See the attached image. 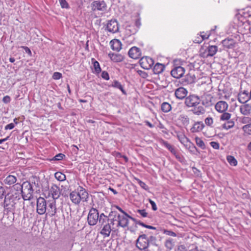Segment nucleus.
<instances>
[{"mask_svg":"<svg viewBox=\"0 0 251 251\" xmlns=\"http://www.w3.org/2000/svg\"><path fill=\"white\" fill-rule=\"evenodd\" d=\"M200 102V98L195 95H190L186 97L184 102L187 107L193 108L192 111L194 114L197 116L203 115L205 112L204 107L199 105Z\"/></svg>","mask_w":251,"mask_h":251,"instance_id":"f257e3e1","label":"nucleus"},{"mask_svg":"<svg viewBox=\"0 0 251 251\" xmlns=\"http://www.w3.org/2000/svg\"><path fill=\"white\" fill-rule=\"evenodd\" d=\"M114 216L115 218H117L118 223L116 224V227H118L121 226L123 228L126 227L128 226L129 223V216H130L127 213V215H120L117 213V211H111L109 214L108 217L111 218V216Z\"/></svg>","mask_w":251,"mask_h":251,"instance_id":"f03ea898","label":"nucleus"},{"mask_svg":"<svg viewBox=\"0 0 251 251\" xmlns=\"http://www.w3.org/2000/svg\"><path fill=\"white\" fill-rule=\"evenodd\" d=\"M23 186L22 198L24 201L30 200L33 198L34 192L32 184L29 181H26L23 183Z\"/></svg>","mask_w":251,"mask_h":251,"instance_id":"7ed1b4c3","label":"nucleus"},{"mask_svg":"<svg viewBox=\"0 0 251 251\" xmlns=\"http://www.w3.org/2000/svg\"><path fill=\"white\" fill-rule=\"evenodd\" d=\"M100 217L98 210L95 208H91L89 212L87 221L90 226H95L98 222Z\"/></svg>","mask_w":251,"mask_h":251,"instance_id":"20e7f679","label":"nucleus"},{"mask_svg":"<svg viewBox=\"0 0 251 251\" xmlns=\"http://www.w3.org/2000/svg\"><path fill=\"white\" fill-rule=\"evenodd\" d=\"M218 51V47L216 46L209 45L204 49L201 48L200 50V54L201 56L207 58L210 56H214Z\"/></svg>","mask_w":251,"mask_h":251,"instance_id":"39448f33","label":"nucleus"},{"mask_svg":"<svg viewBox=\"0 0 251 251\" xmlns=\"http://www.w3.org/2000/svg\"><path fill=\"white\" fill-rule=\"evenodd\" d=\"M36 211L39 215H43L46 213L47 209V202L42 198L39 197L37 200Z\"/></svg>","mask_w":251,"mask_h":251,"instance_id":"423d86ee","label":"nucleus"},{"mask_svg":"<svg viewBox=\"0 0 251 251\" xmlns=\"http://www.w3.org/2000/svg\"><path fill=\"white\" fill-rule=\"evenodd\" d=\"M149 245V240H148L145 234H142L139 236L136 241V247L140 250H146L148 248Z\"/></svg>","mask_w":251,"mask_h":251,"instance_id":"0eeeda50","label":"nucleus"},{"mask_svg":"<svg viewBox=\"0 0 251 251\" xmlns=\"http://www.w3.org/2000/svg\"><path fill=\"white\" fill-rule=\"evenodd\" d=\"M60 188L56 184H52L49 189V196H51L52 200H56L61 195Z\"/></svg>","mask_w":251,"mask_h":251,"instance_id":"6e6552de","label":"nucleus"},{"mask_svg":"<svg viewBox=\"0 0 251 251\" xmlns=\"http://www.w3.org/2000/svg\"><path fill=\"white\" fill-rule=\"evenodd\" d=\"M91 9L93 11H104L106 9V4L103 0H95L91 3Z\"/></svg>","mask_w":251,"mask_h":251,"instance_id":"1a4fd4ad","label":"nucleus"},{"mask_svg":"<svg viewBox=\"0 0 251 251\" xmlns=\"http://www.w3.org/2000/svg\"><path fill=\"white\" fill-rule=\"evenodd\" d=\"M47 205L46 215L48 214L50 217L54 216L57 211L56 200H49L47 202Z\"/></svg>","mask_w":251,"mask_h":251,"instance_id":"9d476101","label":"nucleus"},{"mask_svg":"<svg viewBox=\"0 0 251 251\" xmlns=\"http://www.w3.org/2000/svg\"><path fill=\"white\" fill-rule=\"evenodd\" d=\"M15 204L16 202H14L10 200L9 198V196H5L3 201L4 211H6L7 213L14 211L15 209Z\"/></svg>","mask_w":251,"mask_h":251,"instance_id":"9b49d317","label":"nucleus"},{"mask_svg":"<svg viewBox=\"0 0 251 251\" xmlns=\"http://www.w3.org/2000/svg\"><path fill=\"white\" fill-rule=\"evenodd\" d=\"M213 97L209 94H204L200 98L201 104L206 107H208L213 104Z\"/></svg>","mask_w":251,"mask_h":251,"instance_id":"f8f14e48","label":"nucleus"},{"mask_svg":"<svg viewBox=\"0 0 251 251\" xmlns=\"http://www.w3.org/2000/svg\"><path fill=\"white\" fill-rule=\"evenodd\" d=\"M139 62L141 67L146 70L151 69L154 64L153 60L147 56L141 58Z\"/></svg>","mask_w":251,"mask_h":251,"instance_id":"ddd939ff","label":"nucleus"},{"mask_svg":"<svg viewBox=\"0 0 251 251\" xmlns=\"http://www.w3.org/2000/svg\"><path fill=\"white\" fill-rule=\"evenodd\" d=\"M251 99L250 96V93L247 90L240 89L239 92L238 94V100L242 103H245Z\"/></svg>","mask_w":251,"mask_h":251,"instance_id":"4468645a","label":"nucleus"},{"mask_svg":"<svg viewBox=\"0 0 251 251\" xmlns=\"http://www.w3.org/2000/svg\"><path fill=\"white\" fill-rule=\"evenodd\" d=\"M185 73V69L181 66L175 67L171 72L172 76L176 78L181 77Z\"/></svg>","mask_w":251,"mask_h":251,"instance_id":"2eb2a0df","label":"nucleus"},{"mask_svg":"<svg viewBox=\"0 0 251 251\" xmlns=\"http://www.w3.org/2000/svg\"><path fill=\"white\" fill-rule=\"evenodd\" d=\"M128 55L131 58L137 59L141 56V51L139 48L136 47H132L128 51Z\"/></svg>","mask_w":251,"mask_h":251,"instance_id":"dca6fc26","label":"nucleus"},{"mask_svg":"<svg viewBox=\"0 0 251 251\" xmlns=\"http://www.w3.org/2000/svg\"><path fill=\"white\" fill-rule=\"evenodd\" d=\"M228 107V105L226 102L220 100L216 103L215 105V109L220 113L226 112Z\"/></svg>","mask_w":251,"mask_h":251,"instance_id":"f3484780","label":"nucleus"},{"mask_svg":"<svg viewBox=\"0 0 251 251\" xmlns=\"http://www.w3.org/2000/svg\"><path fill=\"white\" fill-rule=\"evenodd\" d=\"M187 93L188 91L186 89L180 87L176 90L175 95L177 99L182 100L186 98Z\"/></svg>","mask_w":251,"mask_h":251,"instance_id":"a211bd4d","label":"nucleus"},{"mask_svg":"<svg viewBox=\"0 0 251 251\" xmlns=\"http://www.w3.org/2000/svg\"><path fill=\"white\" fill-rule=\"evenodd\" d=\"M107 29L109 32H117L119 30L118 22L115 20H110L107 24Z\"/></svg>","mask_w":251,"mask_h":251,"instance_id":"6ab92c4d","label":"nucleus"},{"mask_svg":"<svg viewBox=\"0 0 251 251\" xmlns=\"http://www.w3.org/2000/svg\"><path fill=\"white\" fill-rule=\"evenodd\" d=\"M240 111L245 116H249L251 113V105L249 103H243L240 106Z\"/></svg>","mask_w":251,"mask_h":251,"instance_id":"aec40b11","label":"nucleus"},{"mask_svg":"<svg viewBox=\"0 0 251 251\" xmlns=\"http://www.w3.org/2000/svg\"><path fill=\"white\" fill-rule=\"evenodd\" d=\"M223 46L228 49H233L236 44V41L233 39H226L222 41Z\"/></svg>","mask_w":251,"mask_h":251,"instance_id":"412c9836","label":"nucleus"},{"mask_svg":"<svg viewBox=\"0 0 251 251\" xmlns=\"http://www.w3.org/2000/svg\"><path fill=\"white\" fill-rule=\"evenodd\" d=\"M108 56L111 61L116 63L122 62L124 59V56L119 53L110 52L108 53Z\"/></svg>","mask_w":251,"mask_h":251,"instance_id":"4be33fe9","label":"nucleus"},{"mask_svg":"<svg viewBox=\"0 0 251 251\" xmlns=\"http://www.w3.org/2000/svg\"><path fill=\"white\" fill-rule=\"evenodd\" d=\"M80 201H87L89 198V195L86 190L82 187L79 186L77 189Z\"/></svg>","mask_w":251,"mask_h":251,"instance_id":"5701e85b","label":"nucleus"},{"mask_svg":"<svg viewBox=\"0 0 251 251\" xmlns=\"http://www.w3.org/2000/svg\"><path fill=\"white\" fill-rule=\"evenodd\" d=\"M204 127V125L202 122H197L195 123L190 130L192 133L199 132L201 131Z\"/></svg>","mask_w":251,"mask_h":251,"instance_id":"b1692460","label":"nucleus"},{"mask_svg":"<svg viewBox=\"0 0 251 251\" xmlns=\"http://www.w3.org/2000/svg\"><path fill=\"white\" fill-rule=\"evenodd\" d=\"M110 46L112 50L119 51L122 48V44L118 39H114L110 41Z\"/></svg>","mask_w":251,"mask_h":251,"instance_id":"393cba45","label":"nucleus"},{"mask_svg":"<svg viewBox=\"0 0 251 251\" xmlns=\"http://www.w3.org/2000/svg\"><path fill=\"white\" fill-rule=\"evenodd\" d=\"M70 198L74 203L78 204L80 202V196L78 192L73 191L70 194Z\"/></svg>","mask_w":251,"mask_h":251,"instance_id":"a878e982","label":"nucleus"},{"mask_svg":"<svg viewBox=\"0 0 251 251\" xmlns=\"http://www.w3.org/2000/svg\"><path fill=\"white\" fill-rule=\"evenodd\" d=\"M112 227L110 225L109 223L105 224L103 226V227L100 231V233L105 237H108L111 233Z\"/></svg>","mask_w":251,"mask_h":251,"instance_id":"bb28decb","label":"nucleus"},{"mask_svg":"<svg viewBox=\"0 0 251 251\" xmlns=\"http://www.w3.org/2000/svg\"><path fill=\"white\" fill-rule=\"evenodd\" d=\"M17 177L13 175H8L3 180L5 184L8 185H14L17 181Z\"/></svg>","mask_w":251,"mask_h":251,"instance_id":"cd10ccee","label":"nucleus"},{"mask_svg":"<svg viewBox=\"0 0 251 251\" xmlns=\"http://www.w3.org/2000/svg\"><path fill=\"white\" fill-rule=\"evenodd\" d=\"M23 184L17 183H15L11 189V193L14 192V193L19 194L22 196L23 192Z\"/></svg>","mask_w":251,"mask_h":251,"instance_id":"c85d7f7f","label":"nucleus"},{"mask_svg":"<svg viewBox=\"0 0 251 251\" xmlns=\"http://www.w3.org/2000/svg\"><path fill=\"white\" fill-rule=\"evenodd\" d=\"M138 31V29L134 25H128L126 28V34L128 37L134 35Z\"/></svg>","mask_w":251,"mask_h":251,"instance_id":"c756f323","label":"nucleus"},{"mask_svg":"<svg viewBox=\"0 0 251 251\" xmlns=\"http://www.w3.org/2000/svg\"><path fill=\"white\" fill-rule=\"evenodd\" d=\"M110 86L113 88L119 89L122 91L123 94L126 95V91L124 89L123 85L118 80H114Z\"/></svg>","mask_w":251,"mask_h":251,"instance_id":"7c9ffc66","label":"nucleus"},{"mask_svg":"<svg viewBox=\"0 0 251 251\" xmlns=\"http://www.w3.org/2000/svg\"><path fill=\"white\" fill-rule=\"evenodd\" d=\"M109 218L107 216H105L103 213H101L100 215L99 218V223L101 226H104L105 224L109 223Z\"/></svg>","mask_w":251,"mask_h":251,"instance_id":"2f4dec72","label":"nucleus"},{"mask_svg":"<svg viewBox=\"0 0 251 251\" xmlns=\"http://www.w3.org/2000/svg\"><path fill=\"white\" fill-rule=\"evenodd\" d=\"M165 66L161 63H157L153 67V72L155 74L161 73L164 70Z\"/></svg>","mask_w":251,"mask_h":251,"instance_id":"473e14b6","label":"nucleus"},{"mask_svg":"<svg viewBox=\"0 0 251 251\" xmlns=\"http://www.w3.org/2000/svg\"><path fill=\"white\" fill-rule=\"evenodd\" d=\"M6 196H9V198L10 200L16 203L17 201L21 199V195L19 194L14 193V192H13V193L7 194Z\"/></svg>","mask_w":251,"mask_h":251,"instance_id":"72a5a7b5","label":"nucleus"},{"mask_svg":"<svg viewBox=\"0 0 251 251\" xmlns=\"http://www.w3.org/2000/svg\"><path fill=\"white\" fill-rule=\"evenodd\" d=\"M177 134L176 136L177 139L180 141V142L183 144H184L186 141L187 142L189 141V139L185 136V135L180 132H176Z\"/></svg>","mask_w":251,"mask_h":251,"instance_id":"f704fd0d","label":"nucleus"},{"mask_svg":"<svg viewBox=\"0 0 251 251\" xmlns=\"http://www.w3.org/2000/svg\"><path fill=\"white\" fill-rule=\"evenodd\" d=\"M174 240L171 238L167 239L165 242V246L169 250H171L174 246Z\"/></svg>","mask_w":251,"mask_h":251,"instance_id":"c9c22d12","label":"nucleus"},{"mask_svg":"<svg viewBox=\"0 0 251 251\" xmlns=\"http://www.w3.org/2000/svg\"><path fill=\"white\" fill-rule=\"evenodd\" d=\"M92 62L93 64L95 72L97 74H99L101 71L99 63L94 58L92 59Z\"/></svg>","mask_w":251,"mask_h":251,"instance_id":"e433bc0d","label":"nucleus"},{"mask_svg":"<svg viewBox=\"0 0 251 251\" xmlns=\"http://www.w3.org/2000/svg\"><path fill=\"white\" fill-rule=\"evenodd\" d=\"M161 107L162 111L165 113L169 112L172 109L171 104L167 102H163L161 104Z\"/></svg>","mask_w":251,"mask_h":251,"instance_id":"4c0bfd02","label":"nucleus"},{"mask_svg":"<svg viewBox=\"0 0 251 251\" xmlns=\"http://www.w3.org/2000/svg\"><path fill=\"white\" fill-rule=\"evenodd\" d=\"M54 176L55 178L59 181H63L66 179L65 175L60 172H56L54 174Z\"/></svg>","mask_w":251,"mask_h":251,"instance_id":"58836bf2","label":"nucleus"},{"mask_svg":"<svg viewBox=\"0 0 251 251\" xmlns=\"http://www.w3.org/2000/svg\"><path fill=\"white\" fill-rule=\"evenodd\" d=\"M163 145L172 154H176V151L175 149V148L172 146L171 144L168 143L167 141H163Z\"/></svg>","mask_w":251,"mask_h":251,"instance_id":"ea45409f","label":"nucleus"},{"mask_svg":"<svg viewBox=\"0 0 251 251\" xmlns=\"http://www.w3.org/2000/svg\"><path fill=\"white\" fill-rule=\"evenodd\" d=\"M195 141L197 145L199 146L200 148H201V149H205V145L204 144V143L201 138L198 137H196Z\"/></svg>","mask_w":251,"mask_h":251,"instance_id":"a19ab883","label":"nucleus"},{"mask_svg":"<svg viewBox=\"0 0 251 251\" xmlns=\"http://www.w3.org/2000/svg\"><path fill=\"white\" fill-rule=\"evenodd\" d=\"M234 126V122L232 120L227 121L226 123L223 125V127L226 129H230L233 127Z\"/></svg>","mask_w":251,"mask_h":251,"instance_id":"79ce46f5","label":"nucleus"},{"mask_svg":"<svg viewBox=\"0 0 251 251\" xmlns=\"http://www.w3.org/2000/svg\"><path fill=\"white\" fill-rule=\"evenodd\" d=\"M226 159L228 162L229 163L230 165L235 166L237 164V161L236 159L231 155H228L226 157Z\"/></svg>","mask_w":251,"mask_h":251,"instance_id":"37998d69","label":"nucleus"},{"mask_svg":"<svg viewBox=\"0 0 251 251\" xmlns=\"http://www.w3.org/2000/svg\"><path fill=\"white\" fill-rule=\"evenodd\" d=\"M223 114L220 116V120L221 121H228L230 120L231 114L227 112H223Z\"/></svg>","mask_w":251,"mask_h":251,"instance_id":"c03bdc74","label":"nucleus"},{"mask_svg":"<svg viewBox=\"0 0 251 251\" xmlns=\"http://www.w3.org/2000/svg\"><path fill=\"white\" fill-rule=\"evenodd\" d=\"M188 144L186 146L188 147V149H189V151L193 153H195V152L197 151H198L197 148L194 145V144H193L189 141H188Z\"/></svg>","mask_w":251,"mask_h":251,"instance_id":"a18cd8bd","label":"nucleus"},{"mask_svg":"<svg viewBox=\"0 0 251 251\" xmlns=\"http://www.w3.org/2000/svg\"><path fill=\"white\" fill-rule=\"evenodd\" d=\"M136 213L139 214L138 217H142L143 218L147 217L148 216V213L146 212L145 209H137Z\"/></svg>","mask_w":251,"mask_h":251,"instance_id":"49530a36","label":"nucleus"},{"mask_svg":"<svg viewBox=\"0 0 251 251\" xmlns=\"http://www.w3.org/2000/svg\"><path fill=\"white\" fill-rule=\"evenodd\" d=\"M161 231L163 232V234H164L166 235H168V236H172V237H176V234L175 232L171 231V230L163 229L161 230Z\"/></svg>","mask_w":251,"mask_h":251,"instance_id":"de8ad7c7","label":"nucleus"},{"mask_svg":"<svg viewBox=\"0 0 251 251\" xmlns=\"http://www.w3.org/2000/svg\"><path fill=\"white\" fill-rule=\"evenodd\" d=\"M59 3L61 5V8L69 9L70 8V6L67 1L66 0H58Z\"/></svg>","mask_w":251,"mask_h":251,"instance_id":"09e8293b","label":"nucleus"},{"mask_svg":"<svg viewBox=\"0 0 251 251\" xmlns=\"http://www.w3.org/2000/svg\"><path fill=\"white\" fill-rule=\"evenodd\" d=\"M242 129L244 132L249 134H251V124L244 126Z\"/></svg>","mask_w":251,"mask_h":251,"instance_id":"8fccbe9b","label":"nucleus"},{"mask_svg":"<svg viewBox=\"0 0 251 251\" xmlns=\"http://www.w3.org/2000/svg\"><path fill=\"white\" fill-rule=\"evenodd\" d=\"M176 158L180 162H183L185 161V158L183 156L177 151L176 152V154H174Z\"/></svg>","mask_w":251,"mask_h":251,"instance_id":"3c124183","label":"nucleus"},{"mask_svg":"<svg viewBox=\"0 0 251 251\" xmlns=\"http://www.w3.org/2000/svg\"><path fill=\"white\" fill-rule=\"evenodd\" d=\"M137 181H138V183L139 184V185L143 188L144 189V190H148L149 188V186L146 185V184L143 182L142 181H141V180H140L139 179H137Z\"/></svg>","mask_w":251,"mask_h":251,"instance_id":"603ef678","label":"nucleus"},{"mask_svg":"<svg viewBox=\"0 0 251 251\" xmlns=\"http://www.w3.org/2000/svg\"><path fill=\"white\" fill-rule=\"evenodd\" d=\"M195 79V77L194 76H192L190 74H188L185 76V81L187 83H192L194 82Z\"/></svg>","mask_w":251,"mask_h":251,"instance_id":"864d4df0","label":"nucleus"},{"mask_svg":"<svg viewBox=\"0 0 251 251\" xmlns=\"http://www.w3.org/2000/svg\"><path fill=\"white\" fill-rule=\"evenodd\" d=\"M52 77L53 79L58 80L62 77V75L59 72H54Z\"/></svg>","mask_w":251,"mask_h":251,"instance_id":"5fc2aeb1","label":"nucleus"},{"mask_svg":"<svg viewBox=\"0 0 251 251\" xmlns=\"http://www.w3.org/2000/svg\"><path fill=\"white\" fill-rule=\"evenodd\" d=\"M111 217H112V218L109 219V223L111 226V225L114 226L116 224L115 222H117V223H118V219L117 218H115L114 216H111ZM112 228H114V227L113 226Z\"/></svg>","mask_w":251,"mask_h":251,"instance_id":"6e6d98bb","label":"nucleus"},{"mask_svg":"<svg viewBox=\"0 0 251 251\" xmlns=\"http://www.w3.org/2000/svg\"><path fill=\"white\" fill-rule=\"evenodd\" d=\"M180 119L184 124H188L189 122V118L186 115H181Z\"/></svg>","mask_w":251,"mask_h":251,"instance_id":"4d7b16f0","label":"nucleus"},{"mask_svg":"<svg viewBox=\"0 0 251 251\" xmlns=\"http://www.w3.org/2000/svg\"><path fill=\"white\" fill-rule=\"evenodd\" d=\"M205 123L208 126H211V125L213 124V120L211 117H207L205 119Z\"/></svg>","mask_w":251,"mask_h":251,"instance_id":"13d9d810","label":"nucleus"},{"mask_svg":"<svg viewBox=\"0 0 251 251\" xmlns=\"http://www.w3.org/2000/svg\"><path fill=\"white\" fill-rule=\"evenodd\" d=\"M65 155L63 153H58L54 157V160H61Z\"/></svg>","mask_w":251,"mask_h":251,"instance_id":"bf43d9fd","label":"nucleus"},{"mask_svg":"<svg viewBox=\"0 0 251 251\" xmlns=\"http://www.w3.org/2000/svg\"><path fill=\"white\" fill-rule=\"evenodd\" d=\"M101 77L104 79L108 80L109 79V75L108 73L106 71H103L101 75Z\"/></svg>","mask_w":251,"mask_h":251,"instance_id":"052dcab7","label":"nucleus"},{"mask_svg":"<svg viewBox=\"0 0 251 251\" xmlns=\"http://www.w3.org/2000/svg\"><path fill=\"white\" fill-rule=\"evenodd\" d=\"M149 201L151 206L152 209L153 211H156L157 209V207L155 202L151 199H149Z\"/></svg>","mask_w":251,"mask_h":251,"instance_id":"680f3d73","label":"nucleus"},{"mask_svg":"<svg viewBox=\"0 0 251 251\" xmlns=\"http://www.w3.org/2000/svg\"><path fill=\"white\" fill-rule=\"evenodd\" d=\"M211 146L214 149H219V144L218 142L212 141L210 143Z\"/></svg>","mask_w":251,"mask_h":251,"instance_id":"e2e57ef3","label":"nucleus"},{"mask_svg":"<svg viewBox=\"0 0 251 251\" xmlns=\"http://www.w3.org/2000/svg\"><path fill=\"white\" fill-rule=\"evenodd\" d=\"M22 48H23V49H24V50H25V52L26 53H27L29 56H31L32 55V52L29 49V48H28L27 47H25V46H21Z\"/></svg>","mask_w":251,"mask_h":251,"instance_id":"0e129e2a","label":"nucleus"},{"mask_svg":"<svg viewBox=\"0 0 251 251\" xmlns=\"http://www.w3.org/2000/svg\"><path fill=\"white\" fill-rule=\"evenodd\" d=\"M10 100H11L10 97L8 96H4L2 99L3 102L5 103L10 102Z\"/></svg>","mask_w":251,"mask_h":251,"instance_id":"69168bd1","label":"nucleus"},{"mask_svg":"<svg viewBox=\"0 0 251 251\" xmlns=\"http://www.w3.org/2000/svg\"><path fill=\"white\" fill-rule=\"evenodd\" d=\"M15 127V125L13 123H10L8 125H7L5 126V129L8 130V129H12Z\"/></svg>","mask_w":251,"mask_h":251,"instance_id":"338daca9","label":"nucleus"},{"mask_svg":"<svg viewBox=\"0 0 251 251\" xmlns=\"http://www.w3.org/2000/svg\"><path fill=\"white\" fill-rule=\"evenodd\" d=\"M176 251H187V249L184 245L179 246Z\"/></svg>","mask_w":251,"mask_h":251,"instance_id":"774afa93","label":"nucleus"}]
</instances>
